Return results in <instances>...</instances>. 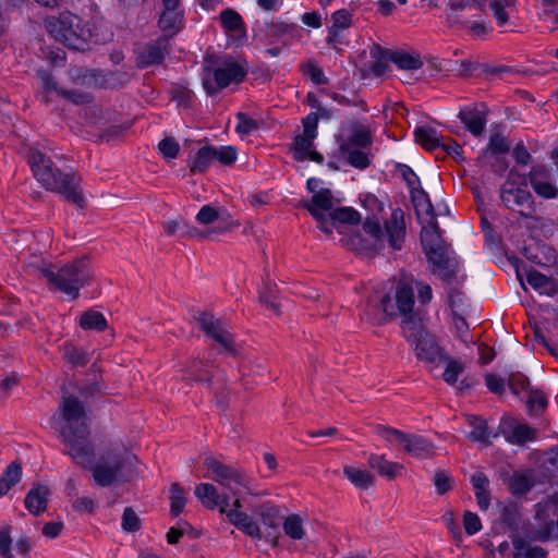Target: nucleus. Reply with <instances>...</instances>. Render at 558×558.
<instances>
[{
	"label": "nucleus",
	"instance_id": "412c9836",
	"mask_svg": "<svg viewBox=\"0 0 558 558\" xmlns=\"http://www.w3.org/2000/svg\"><path fill=\"white\" fill-rule=\"evenodd\" d=\"M227 515L229 522L241 530L246 535L255 539L262 538V533L258 524L250 517L246 512L236 509H227Z\"/></svg>",
	"mask_w": 558,
	"mask_h": 558
},
{
	"label": "nucleus",
	"instance_id": "cd10ccee",
	"mask_svg": "<svg viewBox=\"0 0 558 558\" xmlns=\"http://www.w3.org/2000/svg\"><path fill=\"white\" fill-rule=\"evenodd\" d=\"M390 61L395 63L400 70H418L423 66V61L417 52H408L403 50H392Z\"/></svg>",
	"mask_w": 558,
	"mask_h": 558
},
{
	"label": "nucleus",
	"instance_id": "58836bf2",
	"mask_svg": "<svg viewBox=\"0 0 558 558\" xmlns=\"http://www.w3.org/2000/svg\"><path fill=\"white\" fill-rule=\"evenodd\" d=\"M214 146L206 145L197 151L195 158L190 165V171L192 173H202L207 170L210 163L215 160L213 157Z\"/></svg>",
	"mask_w": 558,
	"mask_h": 558
},
{
	"label": "nucleus",
	"instance_id": "4d7b16f0",
	"mask_svg": "<svg viewBox=\"0 0 558 558\" xmlns=\"http://www.w3.org/2000/svg\"><path fill=\"white\" fill-rule=\"evenodd\" d=\"M383 310V296H369L365 307L362 312V317L367 319L373 325H383L384 323H375L372 318V315L375 314L377 311Z\"/></svg>",
	"mask_w": 558,
	"mask_h": 558
},
{
	"label": "nucleus",
	"instance_id": "ddd939ff",
	"mask_svg": "<svg viewBox=\"0 0 558 558\" xmlns=\"http://www.w3.org/2000/svg\"><path fill=\"white\" fill-rule=\"evenodd\" d=\"M201 329L219 343L226 351L234 353V339L232 333L226 328L223 322L209 313H202L196 318Z\"/></svg>",
	"mask_w": 558,
	"mask_h": 558
},
{
	"label": "nucleus",
	"instance_id": "c756f323",
	"mask_svg": "<svg viewBox=\"0 0 558 558\" xmlns=\"http://www.w3.org/2000/svg\"><path fill=\"white\" fill-rule=\"evenodd\" d=\"M513 557L514 558H546L547 551L537 545H532L523 538H515L513 541Z\"/></svg>",
	"mask_w": 558,
	"mask_h": 558
},
{
	"label": "nucleus",
	"instance_id": "a18cd8bd",
	"mask_svg": "<svg viewBox=\"0 0 558 558\" xmlns=\"http://www.w3.org/2000/svg\"><path fill=\"white\" fill-rule=\"evenodd\" d=\"M220 22L227 32H239L243 27L241 15L232 9L223 10L220 13Z\"/></svg>",
	"mask_w": 558,
	"mask_h": 558
},
{
	"label": "nucleus",
	"instance_id": "338daca9",
	"mask_svg": "<svg viewBox=\"0 0 558 558\" xmlns=\"http://www.w3.org/2000/svg\"><path fill=\"white\" fill-rule=\"evenodd\" d=\"M463 526L469 535H474L482 529V523L478 515L471 511H465L463 514Z\"/></svg>",
	"mask_w": 558,
	"mask_h": 558
},
{
	"label": "nucleus",
	"instance_id": "473e14b6",
	"mask_svg": "<svg viewBox=\"0 0 558 558\" xmlns=\"http://www.w3.org/2000/svg\"><path fill=\"white\" fill-rule=\"evenodd\" d=\"M534 480L527 472L514 473L508 482V488L514 496H522L534 487Z\"/></svg>",
	"mask_w": 558,
	"mask_h": 558
},
{
	"label": "nucleus",
	"instance_id": "bf43d9fd",
	"mask_svg": "<svg viewBox=\"0 0 558 558\" xmlns=\"http://www.w3.org/2000/svg\"><path fill=\"white\" fill-rule=\"evenodd\" d=\"M258 514L262 517V522L265 526L276 529L279 525L278 510L275 507L263 505L259 508Z\"/></svg>",
	"mask_w": 558,
	"mask_h": 558
},
{
	"label": "nucleus",
	"instance_id": "9b49d317",
	"mask_svg": "<svg viewBox=\"0 0 558 558\" xmlns=\"http://www.w3.org/2000/svg\"><path fill=\"white\" fill-rule=\"evenodd\" d=\"M53 186H45L46 191L60 194L64 201L85 207V197L81 187L82 178L74 171H62L58 167L52 172Z\"/></svg>",
	"mask_w": 558,
	"mask_h": 558
},
{
	"label": "nucleus",
	"instance_id": "13d9d810",
	"mask_svg": "<svg viewBox=\"0 0 558 558\" xmlns=\"http://www.w3.org/2000/svg\"><path fill=\"white\" fill-rule=\"evenodd\" d=\"M158 149L166 159H174L179 155L180 146L173 137H166L159 142Z\"/></svg>",
	"mask_w": 558,
	"mask_h": 558
},
{
	"label": "nucleus",
	"instance_id": "4be33fe9",
	"mask_svg": "<svg viewBox=\"0 0 558 558\" xmlns=\"http://www.w3.org/2000/svg\"><path fill=\"white\" fill-rule=\"evenodd\" d=\"M50 492L45 485H34L24 499L25 508L34 515H38L47 508Z\"/></svg>",
	"mask_w": 558,
	"mask_h": 558
},
{
	"label": "nucleus",
	"instance_id": "79ce46f5",
	"mask_svg": "<svg viewBox=\"0 0 558 558\" xmlns=\"http://www.w3.org/2000/svg\"><path fill=\"white\" fill-rule=\"evenodd\" d=\"M185 494L178 483H173L170 488V513L178 517L185 507Z\"/></svg>",
	"mask_w": 558,
	"mask_h": 558
},
{
	"label": "nucleus",
	"instance_id": "f03ea898",
	"mask_svg": "<svg viewBox=\"0 0 558 558\" xmlns=\"http://www.w3.org/2000/svg\"><path fill=\"white\" fill-rule=\"evenodd\" d=\"M52 291L61 292L75 300L80 289L88 284L93 278V269L86 257L74 259L60 268L47 266L40 268Z\"/></svg>",
	"mask_w": 558,
	"mask_h": 558
},
{
	"label": "nucleus",
	"instance_id": "2eb2a0df",
	"mask_svg": "<svg viewBox=\"0 0 558 558\" xmlns=\"http://www.w3.org/2000/svg\"><path fill=\"white\" fill-rule=\"evenodd\" d=\"M27 162L31 167L34 178L45 189V186H53L52 172L56 169L51 158L35 147H31L27 151Z\"/></svg>",
	"mask_w": 558,
	"mask_h": 558
},
{
	"label": "nucleus",
	"instance_id": "de8ad7c7",
	"mask_svg": "<svg viewBox=\"0 0 558 558\" xmlns=\"http://www.w3.org/2000/svg\"><path fill=\"white\" fill-rule=\"evenodd\" d=\"M372 144V136L368 130L360 128L354 130L347 142L341 145H350L352 148H365Z\"/></svg>",
	"mask_w": 558,
	"mask_h": 558
},
{
	"label": "nucleus",
	"instance_id": "bb28decb",
	"mask_svg": "<svg viewBox=\"0 0 558 558\" xmlns=\"http://www.w3.org/2000/svg\"><path fill=\"white\" fill-rule=\"evenodd\" d=\"M368 464L373 470H376L380 476L393 480L399 472L403 469L402 464L388 461L385 456L371 454Z\"/></svg>",
	"mask_w": 558,
	"mask_h": 558
},
{
	"label": "nucleus",
	"instance_id": "20e7f679",
	"mask_svg": "<svg viewBox=\"0 0 558 558\" xmlns=\"http://www.w3.org/2000/svg\"><path fill=\"white\" fill-rule=\"evenodd\" d=\"M45 27L54 40L74 50L86 49L93 37L89 24L68 11L46 17Z\"/></svg>",
	"mask_w": 558,
	"mask_h": 558
},
{
	"label": "nucleus",
	"instance_id": "ea45409f",
	"mask_svg": "<svg viewBox=\"0 0 558 558\" xmlns=\"http://www.w3.org/2000/svg\"><path fill=\"white\" fill-rule=\"evenodd\" d=\"M62 355L74 367L85 366L89 361L87 353L73 344H64Z\"/></svg>",
	"mask_w": 558,
	"mask_h": 558
},
{
	"label": "nucleus",
	"instance_id": "0e129e2a",
	"mask_svg": "<svg viewBox=\"0 0 558 558\" xmlns=\"http://www.w3.org/2000/svg\"><path fill=\"white\" fill-rule=\"evenodd\" d=\"M196 221L201 225H210L219 219L218 208L211 205H204L198 210L196 217Z\"/></svg>",
	"mask_w": 558,
	"mask_h": 558
},
{
	"label": "nucleus",
	"instance_id": "393cba45",
	"mask_svg": "<svg viewBox=\"0 0 558 558\" xmlns=\"http://www.w3.org/2000/svg\"><path fill=\"white\" fill-rule=\"evenodd\" d=\"M208 363L203 360L194 359L185 369V380L195 383H205L213 390V379L208 371Z\"/></svg>",
	"mask_w": 558,
	"mask_h": 558
},
{
	"label": "nucleus",
	"instance_id": "69168bd1",
	"mask_svg": "<svg viewBox=\"0 0 558 558\" xmlns=\"http://www.w3.org/2000/svg\"><path fill=\"white\" fill-rule=\"evenodd\" d=\"M433 482L438 495H444L451 489V476L444 470L435 473Z\"/></svg>",
	"mask_w": 558,
	"mask_h": 558
},
{
	"label": "nucleus",
	"instance_id": "e2e57ef3",
	"mask_svg": "<svg viewBox=\"0 0 558 558\" xmlns=\"http://www.w3.org/2000/svg\"><path fill=\"white\" fill-rule=\"evenodd\" d=\"M59 97H62L76 106L90 102L89 95L82 90H69L63 88L59 90Z\"/></svg>",
	"mask_w": 558,
	"mask_h": 558
},
{
	"label": "nucleus",
	"instance_id": "49530a36",
	"mask_svg": "<svg viewBox=\"0 0 558 558\" xmlns=\"http://www.w3.org/2000/svg\"><path fill=\"white\" fill-rule=\"evenodd\" d=\"M547 398L541 390H530L529 397L526 400V407L529 409L530 414L538 415L541 414L547 407Z\"/></svg>",
	"mask_w": 558,
	"mask_h": 558
},
{
	"label": "nucleus",
	"instance_id": "c9c22d12",
	"mask_svg": "<svg viewBox=\"0 0 558 558\" xmlns=\"http://www.w3.org/2000/svg\"><path fill=\"white\" fill-rule=\"evenodd\" d=\"M347 478L359 489H368L374 484V476L367 471L353 466H344Z\"/></svg>",
	"mask_w": 558,
	"mask_h": 558
},
{
	"label": "nucleus",
	"instance_id": "09e8293b",
	"mask_svg": "<svg viewBox=\"0 0 558 558\" xmlns=\"http://www.w3.org/2000/svg\"><path fill=\"white\" fill-rule=\"evenodd\" d=\"M330 20L331 25L328 29L344 31L352 25V13L347 9H340L331 14Z\"/></svg>",
	"mask_w": 558,
	"mask_h": 558
},
{
	"label": "nucleus",
	"instance_id": "6e6d98bb",
	"mask_svg": "<svg viewBox=\"0 0 558 558\" xmlns=\"http://www.w3.org/2000/svg\"><path fill=\"white\" fill-rule=\"evenodd\" d=\"M121 525L126 532H136L141 529V520L131 507L124 509Z\"/></svg>",
	"mask_w": 558,
	"mask_h": 558
},
{
	"label": "nucleus",
	"instance_id": "a211bd4d",
	"mask_svg": "<svg viewBox=\"0 0 558 558\" xmlns=\"http://www.w3.org/2000/svg\"><path fill=\"white\" fill-rule=\"evenodd\" d=\"M184 10L182 7H162L158 19V27L168 39L177 35L183 27Z\"/></svg>",
	"mask_w": 558,
	"mask_h": 558
},
{
	"label": "nucleus",
	"instance_id": "3c124183",
	"mask_svg": "<svg viewBox=\"0 0 558 558\" xmlns=\"http://www.w3.org/2000/svg\"><path fill=\"white\" fill-rule=\"evenodd\" d=\"M557 517V521L553 520L546 522L543 526H541L534 534L535 541L547 542L550 538H558V512L555 513Z\"/></svg>",
	"mask_w": 558,
	"mask_h": 558
},
{
	"label": "nucleus",
	"instance_id": "2f4dec72",
	"mask_svg": "<svg viewBox=\"0 0 558 558\" xmlns=\"http://www.w3.org/2000/svg\"><path fill=\"white\" fill-rule=\"evenodd\" d=\"M22 477V466L17 462H11L0 477V497L4 496Z\"/></svg>",
	"mask_w": 558,
	"mask_h": 558
},
{
	"label": "nucleus",
	"instance_id": "603ef678",
	"mask_svg": "<svg viewBox=\"0 0 558 558\" xmlns=\"http://www.w3.org/2000/svg\"><path fill=\"white\" fill-rule=\"evenodd\" d=\"M303 74L316 85H327L329 80L325 76L323 70L314 62H307L302 66Z\"/></svg>",
	"mask_w": 558,
	"mask_h": 558
},
{
	"label": "nucleus",
	"instance_id": "680f3d73",
	"mask_svg": "<svg viewBox=\"0 0 558 558\" xmlns=\"http://www.w3.org/2000/svg\"><path fill=\"white\" fill-rule=\"evenodd\" d=\"M39 77L43 82V92H44V100L46 102L49 101L48 99V96L50 93H56L58 96H59V90L62 89L61 87L58 86L57 82L54 81V77L52 76V74H50L49 72L47 71H40L39 72Z\"/></svg>",
	"mask_w": 558,
	"mask_h": 558
},
{
	"label": "nucleus",
	"instance_id": "e433bc0d",
	"mask_svg": "<svg viewBox=\"0 0 558 558\" xmlns=\"http://www.w3.org/2000/svg\"><path fill=\"white\" fill-rule=\"evenodd\" d=\"M411 193V199L413 202V205L417 211V214L423 210L425 214L434 220L436 218V214L434 211L433 204L430 202V198L428 194L420 186H416L413 190H410Z\"/></svg>",
	"mask_w": 558,
	"mask_h": 558
},
{
	"label": "nucleus",
	"instance_id": "f704fd0d",
	"mask_svg": "<svg viewBox=\"0 0 558 558\" xmlns=\"http://www.w3.org/2000/svg\"><path fill=\"white\" fill-rule=\"evenodd\" d=\"M340 150L345 161L356 169L364 170L371 163L368 154L362 151L360 148H352L350 145H340Z\"/></svg>",
	"mask_w": 558,
	"mask_h": 558
},
{
	"label": "nucleus",
	"instance_id": "1a4fd4ad",
	"mask_svg": "<svg viewBox=\"0 0 558 558\" xmlns=\"http://www.w3.org/2000/svg\"><path fill=\"white\" fill-rule=\"evenodd\" d=\"M376 433L385 440L400 445L404 452L414 458L427 459L435 454L434 445L422 436L407 434L384 425H378Z\"/></svg>",
	"mask_w": 558,
	"mask_h": 558
},
{
	"label": "nucleus",
	"instance_id": "a878e982",
	"mask_svg": "<svg viewBox=\"0 0 558 558\" xmlns=\"http://www.w3.org/2000/svg\"><path fill=\"white\" fill-rule=\"evenodd\" d=\"M415 142L424 149L433 151L442 146V136L430 126H418L414 130Z\"/></svg>",
	"mask_w": 558,
	"mask_h": 558
},
{
	"label": "nucleus",
	"instance_id": "774afa93",
	"mask_svg": "<svg viewBox=\"0 0 558 558\" xmlns=\"http://www.w3.org/2000/svg\"><path fill=\"white\" fill-rule=\"evenodd\" d=\"M526 281L535 290H542L550 283L548 277L534 269L526 272Z\"/></svg>",
	"mask_w": 558,
	"mask_h": 558
},
{
	"label": "nucleus",
	"instance_id": "052dcab7",
	"mask_svg": "<svg viewBox=\"0 0 558 558\" xmlns=\"http://www.w3.org/2000/svg\"><path fill=\"white\" fill-rule=\"evenodd\" d=\"M490 10L499 26H504L508 22V14L505 8L508 5V0H487Z\"/></svg>",
	"mask_w": 558,
	"mask_h": 558
},
{
	"label": "nucleus",
	"instance_id": "423d86ee",
	"mask_svg": "<svg viewBox=\"0 0 558 558\" xmlns=\"http://www.w3.org/2000/svg\"><path fill=\"white\" fill-rule=\"evenodd\" d=\"M421 243L428 262L433 264V272L444 281H450L454 271L450 267L447 247L440 235L436 218L434 220L429 218L427 225L422 228Z\"/></svg>",
	"mask_w": 558,
	"mask_h": 558
},
{
	"label": "nucleus",
	"instance_id": "9d476101",
	"mask_svg": "<svg viewBox=\"0 0 558 558\" xmlns=\"http://www.w3.org/2000/svg\"><path fill=\"white\" fill-rule=\"evenodd\" d=\"M303 133L293 138L292 150L294 159L305 161L307 159L317 163L324 162V156L314 149V140L318 135V114L308 113L302 119Z\"/></svg>",
	"mask_w": 558,
	"mask_h": 558
},
{
	"label": "nucleus",
	"instance_id": "aec40b11",
	"mask_svg": "<svg viewBox=\"0 0 558 558\" xmlns=\"http://www.w3.org/2000/svg\"><path fill=\"white\" fill-rule=\"evenodd\" d=\"M499 429L506 441L511 445L522 446L527 441L535 440L536 438V429L526 424H511L502 422Z\"/></svg>",
	"mask_w": 558,
	"mask_h": 558
},
{
	"label": "nucleus",
	"instance_id": "0eeeda50",
	"mask_svg": "<svg viewBox=\"0 0 558 558\" xmlns=\"http://www.w3.org/2000/svg\"><path fill=\"white\" fill-rule=\"evenodd\" d=\"M414 291L412 287L399 282L396 286L393 296L389 294L383 295V310L372 315L375 323H386L388 319L401 316V322L421 319L413 311Z\"/></svg>",
	"mask_w": 558,
	"mask_h": 558
},
{
	"label": "nucleus",
	"instance_id": "dca6fc26",
	"mask_svg": "<svg viewBox=\"0 0 558 558\" xmlns=\"http://www.w3.org/2000/svg\"><path fill=\"white\" fill-rule=\"evenodd\" d=\"M194 494L197 499L208 509L219 508L221 513L227 512L230 506V497L227 494H220L218 488L209 483L196 485Z\"/></svg>",
	"mask_w": 558,
	"mask_h": 558
},
{
	"label": "nucleus",
	"instance_id": "6e6552de",
	"mask_svg": "<svg viewBox=\"0 0 558 558\" xmlns=\"http://www.w3.org/2000/svg\"><path fill=\"white\" fill-rule=\"evenodd\" d=\"M204 464L207 468L205 476L229 490L233 496L241 494L242 490L255 495L252 480L241 469L223 464L214 457H207Z\"/></svg>",
	"mask_w": 558,
	"mask_h": 558
},
{
	"label": "nucleus",
	"instance_id": "4c0bfd02",
	"mask_svg": "<svg viewBox=\"0 0 558 558\" xmlns=\"http://www.w3.org/2000/svg\"><path fill=\"white\" fill-rule=\"evenodd\" d=\"M80 326L84 330L104 331L107 329L108 324L100 312L89 310L82 314L80 318Z\"/></svg>",
	"mask_w": 558,
	"mask_h": 558
},
{
	"label": "nucleus",
	"instance_id": "5701e85b",
	"mask_svg": "<svg viewBox=\"0 0 558 558\" xmlns=\"http://www.w3.org/2000/svg\"><path fill=\"white\" fill-rule=\"evenodd\" d=\"M546 178V171L543 168H533L530 172V183L536 194L545 198H554L558 195V190Z\"/></svg>",
	"mask_w": 558,
	"mask_h": 558
},
{
	"label": "nucleus",
	"instance_id": "864d4df0",
	"mask_svg": "<svg viewBox=\"0 0 558 558\" xmlns=\"http://www.w3.org/2000/svg\"><path fill=\"white\" fill-rule=\"evenodd\" d=\"M276 288L271 284H266L259 292V302L268 310L279 314V304L276 302Z\"/></svg>",
	"mask_w": 558,
	"mask_h": 558
},
{
	"label": "nucleus",
	"instance_id": "72a5a7b5",
	"mask_svg": "<svg viewBox=\"0 0 558 558\" xmlns=\"http://www.w3.org/2000/svg\"><path fill=\"white\" fill-rule=\"evenodd\" d=\"M332 193L329 189H319L311 198L310 203H305L304 207L311 213L314 211H329L332 209Z\"/></svg>",
	"mask_w": 558,
	"mask_h": 558
},
{
	"label": "nucleus",
	"instance_id": "4468645a",
	"mask_svg": "<svg viewBox=\"0 0 558 558\" xmlns=\"http://www.w3.org/2000/svg\"><path fill=\"white\" fill-rule=\"evenodd\" d=\"M169 39L162 36L140 46L136 50V65L144 69L162 63L169 53Z\"/></svg>",
	"mask_w": 558,
	"mask_h": 558
},
{
	"label": "nucleus",
	"instance_id": "f8f14e48",
	"mask_svg": "<svg viewBox=\"0 0 558 558\" xmlns=\"http://www.w3.org/2000/svg\"><path fill=\"white\" fill-rule=\"evenodd\" d=\"M500 198L508 209L517 211L522 218L539 220L534 198L529 191L506 183L501 187Z\"/></svg>",
	"mask_w": 558,
	"mask_h": 558
},
{
	"label": "nucleus",
	"instance_id": "37998d69",
	"mask_svg": "<svg viewBox=\"0 0 558 558\" xmlns=\"http://www.w3.org/2000/svg\"><path fill=\"white\" fill-rule=\"evenodd\" d=\"M283 531L292 539H302L305 535L302 519L296 514H291L284 519Z\"/></svg>",
	"mask_w": 558,
	"mask_h": 558
},
{
	"label": "nucleus",
	"instance_id": "f3484780",
	"mask_svg": "<svg viewBox=\"0 0 558 558\" xmlns=\"http://www.w3.org/2000/svg\"><path fill=\"white\" fill-rule=\"evenodd\" d=\"M465 129L474 136H481L487 123L485 106L471 105L463 107L458 114Z\"/></svg>",
	"mask_w": 558,
	"mask_h": 558
},
{
	"label": "nucleus",
	"instance_id": "5fc2aeb1",
	"mask_svg": "<svg viewBox=\"0 0 558 558\" xmlns=\"http://www.w3.org/2000/svg\"><path fill=\"white\" fill-rule=\"evenodd\" d=\"M218 226L214 230L215 233L228 232L239 226V223L234 220L232 215H230L226 208H218Z\"/></svg>",
	"mask_w": 558,
	"mask_h": 558
},
{
	"label": "nucleus",
	"instance_id": "6ab92c4d",
	"mask_svg": "<svg viewBox=\"0 0 558 558\" xmlns=\"http://www.w3.org/2000/svg\"><path fill=\"white\" fill-rule=\"evenodd\" d=\"M388 242L395 250H401L405 236L404 213L401 208L392 210L390 217L385 221V233Z\"/></svg>",
	"mask_w": 558,
	"mask_h": 558
},
{
	"label": "nucleus",
	"instance_id": "8fccbe9b",
	"mask_svg": "<svg viewBox=\"0 0 558 558\" xmlns=\"http://www.w3.org/2000/svg\"><path fill=\"white\" fill-rule=\"evenodd\" d=\"M213 157L225 166H231L238 158V150L233 146H214Z\"/></svg>",
	"mask_w": 558,
	"mask_h": 558
},
{
	"label": "nucleus",
	"instance_id": "7c9ffc66",
	"mask_svg": "<svg viewBox=\"0 0 558 558\" xmlns=\"http://www.w3.org/2000/svg\"><path fill=\"white\" fill-rule=\"evenodd\" d=\"M469 423L473 426V430L469 434V439L483 444H490V438H497L498 434L492 432L485 420L477 416H471Z\"/></svg>",
	"mask_w": 558,
	"mask_h": 558
},
{
	"label": "nucleus",
	"instance_id": "c85d7f7f",
	"mask_svg": "<svg viewBox=\"0 0 558 558\" xmlns=\"http://www.w3.org/2000/svg\"><path fill=\"white\" fill-rule=\"evenodd\" d=\"M165 231L168 235L179 234L180 236L189 238H207L210 232L198 231L194 227H190L183 220H171L165 223Z\"/></svg>",
	"mask_w": 558,
	"mask_h": 558
},
{
	"label": "nucleus",
	"instance_id": "f257e3e1",
	"mask_svg": "<svg viewBox=\"0 0 558 558\" xmlns=\"http://www.w3.org/2000/svg\"><path fill=\"white\" fill-rule=\"evenodd\" d=\"M60 410L66 422L61 435L68 447L66 453L80 466L92 471L93 480L99 487L117 483L130 453L122 448L105 450L96 463L95 450L88 440L89 428L84 404L73 396L63 398Z\"/></svg>",
	"mask_w": 558,
	"mask_h": 558
},
{
	"label": "nucleus",
	"instance_id": "a19ab883",
	"mask_svg": "<svg viewBox=\"0 0 558 558\" xmlns=\"http://www.w3.org/2000/svg\"><path fill=\"white\" fill-rule=\"evenodd\" d=\"M330 218L335 225L348 223L357 225L361 220L360 214L351 207H339L330 213Z\"/></svg>",
	"mask_w": 558,
	"mask_h": 558
},
{
	"label": "nucleus",
	"instance_id": "39448f33",
	"mask_svg": "<svg viewBox=\"0 0 558 558\" xmlns=\"http://www.w3.org/2000/svg\"><path fill=\"white\" fill-rule=\"evenodd\" d=\"M402 336L413 348L416 359L430 366H438L445 359V351L436 338L427 331L422 319L401 322Z\"/></svg>",
	"mask_w": 558,
	"mask_h": 558
},
{
	"label": "nucleus",
	"instance_id": "b1692460",
	"mask_svg": "<svg viewBox=\"0 0 558 558\" xmlns=\"http://www.w3.org/2000/svg\"><path fill=\"white\" fill-rule=\"evenodd\" d=\"M369 54L372 58L368 65L369 72L375 76L383 75L388 69V63L391 62L390 54H392V50L384 49L374 44L371 47Z\"/></svg>",
	"mask_w": 558,
	"mask_h": 558
},
{
	"label": "nucleus",
	"instance_id": "c03bdc74",
	"mask_svg": "<svg viewBox=\"0 0 558 558\" xmlns=\"http://www.w3.org/2000/svg\"><path fill=\"white\" fill-rule=\"evenodd\" d=\"M442 363H446V368L442 374L444 380L449 385L456 384L459 375L464 371V365L461 362L451 359L447 354L445 355Z\"/></svg>",
	"mask_w": 558,
	"mask_h": 558
},
{
	"label": "nucleus",
	"instance_id": "7ed1b4c3",
	"mask_svg": "<svg viewBox=\"0 0 558 558\" xmlns=\"http://www.w3.org/2000/svg\"><path fill=\"white\" fill-rule=\"evenodd\" d=\"M246 75L247 65L244 61L226 56L213 59L204 66L202 84L208 96H215L233 84L239 85Z\"/></svg>",
	"mask_w": 558,
	"mask_h": 558
}]
</instances>
